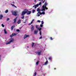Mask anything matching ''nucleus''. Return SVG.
Wrapping results in <instances>:
<instances>
[{
	"instance_id": "9b49d317",
	"label": "nucleus",
	"mask_w": 76,
	"mask_h": 76,
	"mask_svg": "<svg viewBox=\"0 0 76 76\" xmlns=\"http://www.w3.org/2000/svg\"><path fill=\"white\" fill-rule=\"evenodd\" d=\"M47 6L46 5H44L42 7V8H43V9H45V8L46 7H46Z\"/></svg>"
},
{
	"instance_id": "864d4df0",
	"label": "nucleus",
	"mask_w": 76,
	"mask_h": 76,
	"mask_svg": "<svg viewBox=\"0 0 76 76\" xmlns=\"http://www.w3.org/2000/svg\"><path fill=\"white\" fill-rule=\"evenodd\" d=\"M0 60H1V57H0Z\"/></svg>"
},
{
	"instance_id": "c03bdc74",
	"label": "nucleus",
	"mask_w": 76,
	"mask_h": 76,
	"mask_svg": "<svg viewBox=\"0 0 76 76\" xmlns=\"http://www.w3.org/2000/svg\"><path fill=\"white\" fill-rule=\"evenodd\" d=\"M50 39L51 40H53V38H52V37H50Z\"/></svg>"
},
{
	"instance_id": "1a4fd4ad",
	"label": "nucleus",
	"mask_w": 76,
	"mask_h": 76,
	"mask_svg": "<svg viewBox=\"0 0 76 76\" xmlns=\"http://www.w3.org/2000/svg\"><path fill=\"white\" fill-rule=\"evenodd\" d=\"M27 15H30L31 13V11H29L28 10H27Z\"/></svg>"
},
{
	"instance_id": "de8ad7c7",
	"label": "nucleus",
	"mask_w": 76,
	"mask_h": 76,
	"mask_svg": "<svg viewBox=\"0 0 76 76\" xmlns=\"http://www.w3.org/2000/svg\"><path fill=\"white\" fill-rule=\"evenodd\" d=\"M33 21H34V19H33L32 20L31 22H32V23H33Z\"/></svg>"
},
{
	"instance_id": "603ef678",
	"label": "nucleus",
	"mask_w": 76,
	"mask_h": 76,
	"mask_svg": "<svg viewBox=\"0 0 76 76\" xmlns=\"http://www.w3.org/2000/svg\"><path fill=\"white\" fill-rule=\"evenodd\" d=\"M43 75H44V76H45V74L43 73Z\"/></svg>"
},
{
	"instance_id": "bf43d9fd",
	"label": "nucleus",
	"mask_w": 76,
	"mask_h": 76,
	"mask_svg": "<svg viewBox=\"0 0 76 76\" xmlns=\"http://www.w3.org/2000/svg\"><path fill=\"white\" fill-rule=\"evenodd\" d=\"M39 1H41V0H39Z\"/></svg>"
},
{
	"instance_id": "ea45409f",
	"label": "nucleus",
	"mask_w": 76,
	"mask_h": 76,
	"mask_svg": "<svg viewBox=\"0 0 76 76\" xmlns=\"http://www.w3.org/2000/svg\"><path fill=\"white\" fill-rule=\"evenodd\" d=\"M42 36H41V37H39V39H42Z\"/></svg>"
},
{
	"instance_id": "e433bc0d",
	"label": "nucleus",
	"mask_w": 76,
	"mask_h": 76,
	"mask_svg": "<svg viewBox=\"0 0 76 76\" xmlns=\"http://www.w3.org/2000/svg\"><path fill=\"white\" fill-rule=\"evenodd\" d=\"M34 43H33L32 44V47H34Z\"/></svg>"
},
{
	"instance_id": "bb28decb",
	"label": "nucleus",
	"mask_w": 76,
	"mask_h": 76,
	"mask_svg": "<svg viewBox=\"0 0 76 76\" xmlns=\"http://www.w3.org/2000/svg\"><path fill=\"white\" fill-rule=\"evenodd\" d=\"M23 16H22V17H21V19H24V18H25V17L23 15Z\"/></svg>"
},
{
	"instance_id": "f8f14e48",
	"label": "nucleus",
	"mask_w": 76,
	"mask_h": 76,
	"mask_svg": "<svg viewBox=\"0 0 76 76\" xmlns=\"http://www.w3.org/2000/svg\"><path fill=\"white\" fill-rule=\"evenodd\" d=\"M3 15L1 14L0 15V19L1 20V19H2V18H3Z\"/></svg>"
},
{
	"instance_id": "8fccbe9b",
	"label": "nucleus",
	"mask_w": 76,
	"mask_h": 76,
	"mask_svg": "<svg viewBox=\"0 0 76 76\" xmlns=\"http://www.w3.org/2000/svg\"><path fill=\"white\" fill-rule=\"evenodd\" d=\"M12 37H13V36H12V35H11L10 36V37H11L12 38Z\"/></svg>"
},
{
	"instance_id": "58836bf2",
	"label": "nucleus",
	"mask_w": 76,
	"mask_h": 76,
	"mask_svg": "<svg viewBox=\"0 0 76 76\" xmlns=\"http://www.w3.org/2000/svg\"><path fill=\"white\" fill-rule=\"evenodd\" d=\"M25 20V22L24 23H26V21L28 20V19H26Z\"/></svg>"
},
{
	"instance_id": "39448f33",
	"label": "nucleus",
	"mask_w": 76,
	"mask_h": 76,
	"mask_svg": "<svg viewBox=\"0 0 76 76\" xmlns=\"http://www.w3.org/2000/svg\"><path fill=\"white\" fill-rule=\"evenodd\" d=\"M34 28H35V27H34V26H33V25H31V31L32 32L34 30Z\"/></svg>"
},
{
	"instance_id": "72a5a7b5",
	"label": "nucleus",
	"mask_w": 76,
	"mask_h": 76,
	"mask_svg": "<svg viewBox=\"0 0 76 76\" xmlns=\"http://www.w3.org/2000/svg\"><path fill=\"white\" fill-rule=\"evenodd\" d=\"M42 15H45V12L43 11L42 12Z\"/></svg>"
},
{
	"instance_id": "a878e982",
	"label": "nucleus",
	"mask_w": 76,
	"mask_h": 76,
	"mask_svg": "<svg viewBox=\"0 0 76 76\" xmlns=\"http://www.w3.org/2000/svg\"><path fill=\"white\" fill-rule=\"evenodd\" d=\"M38 26H39L38 25L36 26V28H37V29L38 28H38Z\"/></svg>"
},
{
	"instance_id": "7c9ffc66",
	"label": "nucleus",
	"mask_w": 76,
	"mask_h": 76,
	"mask_svg": "<svg viewBox=\"0 0 76 76\" xmlns=\"http://www.w3.org/2000/svg\"><path fill=\"white\" fill-rule=\"evenodd\" d=\"M32 22H31V23H29L28 25H31V24H32Z\"/></svg>"
},
{
	"instance_id": "4c0bfd02",
	"label": "nucleus",
	"mask_w": 76,
	"mask_h": 76,
	"mask_svg": "<svg viewBox=\"0 0 76 76\" xmlns=\"http://www.w3.org/2000/svg\"><path fill=\"white\" fill-rule=\"evenodd\" d=\"M39 15H42V12H39Z\"/></svg>"
},
{
	"instance_id": "a18cd8bd",
	"label": "nucleus",
	"mask_w": 76,
	"mask_h": 76,
	"mask_svg": "<svg viewBox=\"0 0 76 76\" xmlns=\"http://www.w3.org/2000/svg\"><path fill=\"white\" fill-rule=\"evenodd\" d=\"M37 22H39V23H40V22H41V21H40V20H38L37 21Z\"/></svg>"
},
{
	"instance_id": "423d86ee",
	"label": "nucleus",
	"mask_w": 76,
	"mask_h": 76,
	"mask_svg": "<svg viewBox=\"0 0 76 76\" xmlns=\"http://www.w3.org/2000/svg\"><path fill=\"white\" fill-rule=\"evenodd\" d=\"M47 64H48V61L47 60L46 62L42 65V66H41V68H42V66H44V65H47Z\"/></svg>"
},
{
	"instance_id": "13d9d810",
	"label": "nucleus",
	"mask_w": 76,
	"mask_h": 76,
	"mask_svg": "<svg viewBox=\"0 0 76 76\" xmlns=\"http://www.w3.org/2000/svg\"><path fill=\"white\" fill-rule=\"evenodd\" d=\"M54 69H56V68H54Z\"/></svg>"
},
{
	"instance_id": "f704fd0d",
	"label": "nucleus",
	"mask_w": 76,
	"mask_h": 76,
	"mask_svg": "<svg viewBox=\"0 0 76 76\" xmlns=\"http://www.w3.org/2000/svg\"><path fill=\"white\" fill-rule=\"evenodd\" d=\"M1 26L2 27H4V25L3 24H1Z\"/></svg>"
},
{
	"instance_id": "7ed1b4c3",
	"label": "nucleus",
	"mask_w": 76,
	"mask_h": 76,
	"mask_svg": "<svg viewBox=\"0 0 76 76\" xmlns=\"http://www.w3.org/2000/svg\"><path fill=\"white\" fill-rule=\"evenodd\" d=\"M11 12L12 13V15L14 16H17V12L16 11H12Z\"/></svg>"
},
{
	"instance_id": "f03ea898",
	"label": "nucleus",
	"mask_w": 76,
	"mask_h": 76,
	"mask_svg": "<svg viewBox=\"0 0 76 76\" xmlns=\"http://www.w3.org/2000/svg\"><path fill=\"white\" fill-rule=\"evenodd\" d=\"M10 41L8 42V43L6 44V45L7 44H10V43L12 42H13L14 39H10Z\"/></svg>"
},
{
	"instance_id": "cd10ccee",
	"label": "nucleus",
	"mask_w": 76,
	"mask_h": 76,
	"mask_svg": "<svg viewBox=\"0 0 76 76\" xmlns=\"http://www.w3.org/2000/svg\"><path fill=\"white\" fill-rule=\"evenodd\" d=\"M45 11V9H42V10H41V11Z\"/></svg>"
},
{
	"instance_id": "6e6552de",
	"label": "nucleus",
	"mask_w": 76,
	"mask_h": 76,
	"mask_svg": "<svg viewBox=\"0 0 76 76\" xmlns=\"http://www.w3.org/2000/svg\"><path fill=\"white\" fill-rule=\"evenodd\" d=\"M37 12H38L37 13V14H39V13L41 12V10H40V9H39V8H37Z\"/></svg>"
},
{
	"instance_id": "b1692460",
	"label": "nucleus",
	"mask_w": 76,
	"mask_h": 76,
	"mask_svg": "<svg viewBox=\"0 0 76 76\" xmlns=\"http://www.w3.org/2000/svg\"><path fill=\"white\" fill-rule=\"evenodd\" d=\"M12 36H15V35H16V34L15 33H14V34H12Z\"/></svg>"
},
{
	"instance_id": "393cba45",
	"label": "nucleus",
	"mask_w": 76,
	"mask_h": 76,
	"mask_svg": "<svg viewBox=\"0 0 76 76\" xmlns=\"http://www.w3.org/2000/svg\"><path fill=\"white\" fill-rule=\"evenodd\" d=\"M42 3H44L45 1V0H42Z\"/></svg>"
},
{
	"instance_id": "3c124183",
	"label": "nucleus",
	"mask_w": 76,
	"mask_h": 76,
	"mask_svg": "<svg viewBox=\"0 0 76 76\" xmlns=\"http://www.w3.org/2000/svg\"><path fill=\"white\" fill-rule=\"evenodd\" d=\"M33 7H34V8H35V6H33Z\"/></svg>"
},
{
	"instance_id": "c9c22d12",
	"label": "nucleus",
	"mask_w": 76,
	"mask_h": 76,
	"mask_svg": "<svg viewBox=\"0 0 76 76\" xmlns=\"http://www.w3.org/2000/svg\"><path fill=\"white\" fill-rule=\"evenodd\" d=\"M37 75V72H35V73H34V76H36V75Z\"/></svg>"
},
{
	"instance_id": "ddd939ff",
	"label": "nucleus",
	"mask_w": 76,
	"mask_h": 76,
	"mask_svg": "<svg viewBox=\"0 0 76 76\" xmlns=\"http://www.w3.org/2000/svg\"><path fill=\"white\" fill-rule=\"evenodd\" d=\"M20 21H21V20L20 19L19 20H18V22H17V23H18V24H19L20 23Z\"/></svg>"
},
{
	"instance_id": "0eeeda50",
	"label": "nucleus",
	"mask_w": 76,
	"mask_h": 76,
	"mask_svg": "<svg viewBox=\"0 0 76 76\" xmlns=\"http://www.w3.org/2000/svg\"><path fill=\"white\" fill-rule=\"evenodd\" d=\"M38 31L36 30H34V34L35 35H37V34H38Z\"/></svg>"
},
{
	"instance_id": "4468645a",
	"label": "nucleus",
	"mask_w": 76,
	"mask_h": 76,
	"mask_svg": "<svg viewBox=\"0 0 76 76\" xmlns=\"http://www.w3.org/2000/svg\"><path fill=\"white\" fill-rule=\"evenodd\" d=\"M15 25H13L11 27V30L12 31H13V28H15Z\"/></svg>"
},
{
	"instance_id": "49530a36",
	"label": "nucleus",
	"mask_w": 76,
	"mask_h": 76,
	"mask_svg": "<svg viewBox=\"0 0 76 76\" xmlns=\"http://www.w3.org/2000/svg\"><path fill=\"white\" fill-rule=\"evenodd\" d=\"M38 4H39V5H41V2H40V3H39Z\"/></svg>"
},
{
	"instance_id": "6ab92c4d",
	"label": "nucleus",
	"mask_w": 76,
	"mask_h": 76,
	"mask_svg": "<svg viewBox=\"0 0 76 76\" xmlns=\"http://www.w3.org/2000/svg\"><path fill=\"white\" fill-rule=\"evenodd\" d=\"M39 61H37L36 62V66H37V65H38V64H39Z\"/></svg>"
},
{
	"instance_id": "dca6fc26",
	"label": "nucleus",
	"mask_w": 76,
	"mask_h": 76,
	"mask_svg": "<svg viewBox=\"0 0 76 76\" xmlns=\"http://www.w3.org/2000/svg\"><path fill=\"white\" fill-rule=\"evenodd\" d=\"M35 5V7L34 8V9H37V7H38V6H39V4H37L36 5Z\"/></svg>"
},
{
	"instance_id": "473e14b6",
	"label": "nucleus",
	"mask_w": 76,
	"mask_h": 76,
	"mask_svg": "<svg viewBox=\"0 0 76 76\" xmlns=\"http://www.w3.org/2000/svg\"><path fill=\"white\" fill-rule=\"evenodd\" d=\"M17 32H19L20 31V30L19 29H17L16 30Z\"/></svg>"
},
{
	"instance_id": "09e8293b",
	"label": "nucleus",
	"mask_w": 76,
	"mask_h": 76,
	"mask_svg": "<svg viewBox=\"0 0 76 76\" xmlns=\"http://www.w3.org/2000/svg\"><path fill=\"white\" fill-rule=\"evenodd\" d=\"M45 9H46V10H48V8H47V7H46V8H45Z\"/></svg>"
},
{
	"instance_id": "c756f323",
	"label": "nucleus",
	"mask_w": 76,
	"mask_h": 76,
	"mask_svg": "<svg viewBox=\"0 0 76 76\" xmlns=\"http://www.w3.org/2000/svg\"><path fill=\"white\" fill-rule=\"evenodd\" d=\"M37 16H40V14H37Z\"/></svg>"
},
{
	"instance_id": "a211bd4d",
	"label": "nucleus",
	"mask_w": 76,
	"mask_h": 76,
	"mask_svg": "<svg viewBox=\"0 0 76 76\" xmlns=\"http://www.w3.org/2000/svg\"><path fill=\"white\" fill-rule=\"evenodd\" d=\"M11 5H12V6H14V7H15V8H17V7L16 6H15V5H14V4H12V3H11Z\"/></svg>"
},
{
	"instance_id": "aec40b11",
	"label": "nucleus",
	"mask_w": 76,
	"mask_h": 76,
	"mask_svg": "<svg viewBox=\"0 0 76 76\" xmlns=\"http://www.w3.org/2000/svg\"><path fill=\"white\" fill-rule=\"evenodd\" d=\"M42 28H38V30H39V31H41V29H42Z\"/></svg>"
},
{
	"instance_id": "9d476101",
	"label": "nucleus",
	"mask_w": 76,
	"mask_h": 76,
	"mask_svg": "<svg viewBox=\"0 0 76 76\" xmlns=\"http://www.w3.org/2000/svg\"><path fill=\"white\" fill-rule=\"evenodd\" d=\"M29 37V35L25 34L24 36V39H25L26 38H27V37Z\"/></svg>"
},
{
	"instance_id": "f3484780",
	"label": "nucleus",
	"mask_w": 76,
	"mask_h": 76,
	"mask_svg": "<svg viewBox=\"0 0 76 76\" xmlns=\"http://www.w3.org/2000/svg\"><path fill=\"white\" fill-rule=\"evenodd\" d=\"M4 34H7V31H6V29H4Z\"/></svg>"
},
{
	"instance_id": "79ce46f5",
	"label": "nucleus",
	"mask_w": 76,
	"mask_h": 76,
	"mask_svg": "<svg viewBox=\"0 0 76 76\" xmlns=\"http://www.w3.org/2000/svg\"><path fill=\"white\" fill-rule=\"evenodd\" d=\"M40 26L41 28H42L43 26L42 24H40Z\"/></svg>"
},
{
	"instance_id": "2f4dec72",
	"label": "nucleus",
	"mask_w": 76,
	"mask_h": 76,
	"mask_svg": "<svg viewBox=\"0 0 76 76\" xmlns=\"http://www.w3.org/2000/svg\"><path fill=\"white\" fill-rule=\"evenodd\" d=\"M39 34H40V36H42V34H41V31H40Z\"/></svg>"
},
{
	"instance_id": "4be33fe9",
	"label": "nucleus",
	"mask_w": 76,
	"mask_h": 76,
	"mask_svg": "<svg viewBox=\"0 0 76 76\" xmlns=\"http://www.w3.org/2000/svg\"><path fill=\"white\" fill-rule=\"evenodd\" d=\"M8 12H9V11L8 10H7L5 11V13H7Z\"/></svg>"
},
{
	"instance_id": "412c9836",
	"label": "nucleus",
	"mask_w": 76,
	"mask_h": 76,
	"mask_svg": "<svg viewBox=\"0 0 76 76\" xmlns=\"http://www.w3.org/2000/svg\"><path fill=\"white\" fill-rule=\"evenodd\" d=\"M48 4V3H47V2H45V3L44 5L45 6H47Z\"/></svg>"
},
{
	"instance_id": "052dcab7",
	"label": "nucleus",
	"mask_w": 76,
	"mask_h": 76,
	"mask_svg": "<svg viewBox=\"0 0 76 76\" xmlns=\"http://www.w3.org/2000/svg\"><path fill=\"white\" fill-rule=\"evenodd\" d=\"M27 47H28H28H28V46H27Z\"/></svg>"
},
{
	"instance_id": "f257e3e1",
	"label": "nucleus",
	"mask_w": 76,
	"mask_h": 76,
	"mask_svg": "<svg viewBox=\"0 0 76 76\" xmlns=\"http://www.w3.org/2000/svg\"><path fill=\"white\" fill-rule=\"evenodd\" d=\"M27 11H28V10L27 9H25L22 12L21 15L22 16H23V15H25L26 13H27Z\"/></svg>"
},
{
	"instance_id": "20e7f679",
	"label": "nucleus",
	"mask_w": 76,
	"mask_h": 76,
	"mask_svg": "<svg viewBox=\"0 0 76 76\" xmlns=\"http://www.w3.org/2000/svg\"><path fill=\"white\" fill-rule=\"evenodd\" d=\"M42 51H37L35 53L36 54H37V55H38V56H40L41 54V53H42Z\"/></svg>"
},
{
	"instance_id": "680f3d73",
	"label": "nucleus",
	"mask_w": 76,
	"mask_h": 76,
	"mask_svg": "<svg viewBox=\"0 0 76 76\" xmlns=\"http://www.w3.org/2000/svg\"><path fill=\"white\" fill-rule=\"evenodd\" d=\"M0 12H1V11H0Z\"/></svg>"
},
{
	"instance_id": "6e6d98bb",
	"label": "nucleus",
	"mask_w": 76,
	"mask_h": 76,
	"mask_svg": "<svg viewBox=\"0 0 76 76\" xmlns=\"http://www.w3.org/2000/svg\"><path fill=\"white\" fill-rule=\"evenodd\" d=\"M34 1L35 2H36V0H34Z\"/></svg>"
},
{
	"instance_id": "4d7b16f0",
	"label": "nucleus",
	"mask_w": 76,
	"mask_h": 76,
	"mask_svg": "<svg viewBox=\"0 0 76 76\" xmlns=\"http://www.w3.org/2000/svg\"><path fill=\"white\" fill-rule=\"evenodd\" d=\"M15 48V47H13V48Z\"/></svg>"
},
{
	"instance_id": "5fc2aeb1",
	"label": "nucleus",
	"mask_w": 76,
	"mask_h": 76,
	"mask_svg": "<svg viewBox=\"0 0 76 76\" xmlns=\"http://www.w3.org/2000/svg\"><path fill=\"white\" fill-rule=\"evenodd\" d=\"M13 4H15V2H13Z\"/></svg>"
},
{
	"instance_id": "37998d69",
	"label": "nucleus",
	"mask_w": 76,
	"mask_h": 76,
	"mask_svg": "<svg viewBox=\"0 0 76 76\" xmlns=\"http://www.w3.org/2000/svg\"><path fill=\"white\" fill-rule=\"evenodd\" d=\"M9 20H10L9 18H7V21H8Z\"/></svg>"
},
{
	"instance_id": "c85d7f7f",
	"label": "nucleus",
	"mask_w": 76,
	"mask_h": 76,
	"mask_svg": "<svg viewBox=\"0 0 76 76\" xmlns=\"http://www.w3.org/2000/svg\"><path fill=\"white\" fill-rule=\"evenodd\" d=\"M41 24L42 25H43V24H44V21H42L41 22Z\"/></svg>"
},
{
	"instance_id": "5701e85b",
	"label": "nucleus",
	"mask_w": 76,
	"mask_h": 76,
	"mask_svg": "<svg viewBox=\"0 0 76 76\" xmlns=\"http://www.w3.org/2000/svg\"><path fill=\"white\" fill-rule=\"evenodd\" d=\"M49 59L50 60V61H51L52 60V57H50L49 58Z\"/></svg>"
},
{
	"instance_id": "a19ab883",
	"label": "nucleus",
	"mask_w": 76,
	"mask_h": 76,
	"mask_svg": "<svg viewBox=\"0 0 76 76\" xmlns=\"http://www.w3.org/2000/svg\"><path fill=\"white\" fill-rule=\"evenodd\" d=\"M35 12V10H32L33 13H34V12Z\"/></svg>"
},
{
	"instance_id": "2eb2a0df",
	"label": "nucleus",
	"mask_w": 76,
	"mask_h": 76,
	"mask_svg": "<svg viewBox=\"0 0 76 76\" xmlns=\"http://www.w3.org/2000/svg\"><path fill=\"white\" fill-rule=\"evenodd\" d=\"M17 17H16V18L14 19V23H16V20L17 19Z\"/></svg>"
}]
</instances>
